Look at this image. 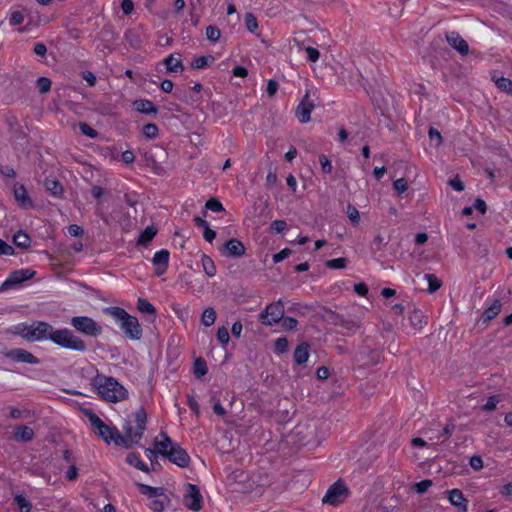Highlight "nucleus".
<instances>
[{
	"label": "nucleus",
	"mask_w": 512,
	"mask_h": 512,
	"mask_svg": "<svg viewBox=\"0 0 512 512\" xmlns=\"http://www.w3.org/2000/svg\"><path fill=\"white\" fill-rule=\"evenodd\" d=\"M103 312L116 321L127 338L131 340L141 339L142 329L135 316L128 314L120 307H106Z\"/></svg>",
	"instance_id": "1"
},
{
	"label": "nucleus",
	"mask_w": 512,
	"mask_h": 512,
	"mask_svg": "<svg viewBox=\"0 0 512 512\" xmlns=\"http://www.w3.org/2000/svg\"><path fill=\"white\" fill-rule=\"evenodd\" d=\"M94 386L98 395L107 402L116 403L128 398L127 389L113 377L98 376Z\"/></svg>",
	"instance_id": "2"
},
{
	"label": "nucleus",
	"mask_w": 512,
	"mask_h": 512,
	"mask_svg": "<svg viewBox=\"0 0 512 512\" xmlns=\"http://www.w3.org/2000/svg\"><path fill=\"white\" fill-rule=\"evenodd\" d=\"M147 415L144 409H138L124 425V435L119 446L126 448L137 444L142 438L146 426Z\"/></svg>",
	"instance_id": "3"
},
{
	"label": "nucleus",
	"mask_w": 512,
	"mask_h": 512,
	"mask_svg": "<svg viewBox=\"0 0 512 512\" xmlns=\"http://www.w3.org/2000/svg\"><path fill=\"white\" fill-rule=\"evenodd\" d=\"M53 327L44 321H34L31 324L20 323L15 326V333L29 342H42L51 339Z\"/></svg>",
	"instance_id": "4"
},
{
	"label": "nucleus",
	"mask_w": 512,
	"mask_h": 512,
	"mask_svg": "<svg viewBox=\"0 0 512 512\" xmlns=\"http://www.w3.org/2000/svg\"><path fill=\"white\" fill-rule=\"evenodd\" d=\"M86 415L89 419L92 430L96 435L101 437L108 444L111 442L118 446L121 444L122 435L116 427L106 425L100 417L90 410L86 412Z\"/></svg>",
	"instance_id": "5"
},
{
	"label": "nucleus",
	"mask_w": 512,
	"mask_h": 512,
	"mask_svg": "<svg viewBox=\"0 0 512 512\" xmlns=\"http://www.w3.org/2000/svg\"><path fill=\"white\" fill-rule=\"evenodd\" d=\"M54 344L73 351L82 352L86 350L85 342L67 328L53 329L51 339Z\"/></svg>",
	"instance_id": "6"
},
{
	"label": "nucleus",
	"mask_w": 512,
	"mask_h": 512,
	"mask_svg": "<svg viewBox=\"0 0 512 512\" xmlns=\"http://www.w3.org/2000/svg\"><path fill=\"white\" fill-rule=\"evenodd\" d=\"M140 491L143 495L151 499L149 507L153 512H162L165 507V503L168 501L167 496L164 493L162 487H152L146 484H138Z\"/></svg>",
	"instance_id": "7"
},
{
	"label": "nucleus",
	"mask_w": 512,
	"mask_h": 512,
	"mask_svg": "<svg viewBox=\"0 0 512 512\" xmlns=\"http://www.w3.org/2000/svg\"><path fill=\"white\" fill-rule=\"evenodd\" d=\"M284 312V304L279 299L266 306L265 310L259 315V320L265 326H272L283 319Z\"/></svg>",
	"instance_id": "8"
},
{
	"label": "nucleus",
	"mask_w": 512,
	"mask_h": 512,
	"mask_svg": "<svg viewBox=\"0 0 512 512\" xmlns=\"http://www.w3.org/2000/svg\"><path fill=\"white\" fill-rule=\"evenodd\" d=\"M70 323L75 330L87 336H98L102 333L101 326L87 316H75Z\"/></svg>",
	"instance_id": "9"
},
{
	"label": "nucleus",
	"mask_w": 512,
	"mask_h": 512,
	"mask_svg": "<svg viewBox=\"0 0 512 512\" xmlns=\"http://www.w3.org/2000/svg\"><path fill=\"white\" fill-rule=\"evenodd\" d=\"M347 496L348 489L346 485L339 480L328 488L322 499V502L335 506L339 503H342L347 498Z\"/></svg>",
	"instance_id": "10"
},
{
	"label": "nucleus",
	"mask_w": 512,
	"mask_h": 512,
	"mask_svg": "<svg viewBox=\"0 0 512 512\" xmlns=\"http://www.w3.org/2000/svg\"><path fill=\"white\" fill-rule=\"evenodd\" d=\"M184 504L188 509L194 512L202 509L203 497L196 485L191 483L186 484Z\"/></svg>",
	"instance_id": "11"
},
{
	"label": "nucleus",
	"mask_w": 512,
	"mask_h": 512,
	"mask_svg": "<svg viewBox=\"0 0 512 512\" xmlns=\"http://www.w3.org/2000/svg\"><path fill=\"white\" fill-rule=\"evenodd\" d=\"M35 272L31 269H19L9 274L6 280L1 284L0 289L7 290L15 285H18L26 280L31 279Z\"/></svg>",
	"instance_id": "12"
},
{
	"label": "nucleus",
	"mask_w": 512,
	"mask_h": 512,
	"mask_svg": "<svg viewBox=\"0 0 512 512\" xmlns=\"http://www.w3.org/2000/svg\"><path fill=\"white\" fill-rule=\"evenodd\" d=\"M4 356L11 361L36 365L40 360L27 350L15 348L4 352Z\"/></svg>",
	"instance_id": "13"
},
{
	"label": "nucleus",
	"mask_w": 512,
	"mask_h": 512,
	"mask_svg": "<svg viewBox=\"0 0 512 512\" xmlns=\"http://www.w3.org/2000/svg\"><path fill=\"white\" fill-rule=\"evenodd\" d=\"M314 109V103L310 100L309 92L307 91L301 102L295 110V115L300 123H308L311 119V112Z\"/></svg>",
	"instance_id": "14"
},
{
	"label": "nucleus",
	"mask_w": 512,
	"mask_h": 512,
	"mask_svg": "<svg viewBox=\"0 0 512 512\" xmlns=\"http://www.w3.org/2000/svg\"><path fill=\"white\" fill-rule=\"evenodd\" d=\"M220 252L225 257L238 258L245 254V246L240 240L232 238L224 244Z\"/></svg>",
	"instance_id": "15"
},
{
	"label": "nucleus",
	"mask_w": 512,
	"mask_h": 512,
	"mask_svg": "<svg viewBox=\"0 0 512 512\" xmlns=\"http://www.w3.org/2000/svg\"><path fill=\"white\" fill-rule=\"evenodd\" d=\"M170 253L167 249H161L155 252L152 258V264L155 268V274L158 276L163 275L169 265Z\"/></svg>",
	"instance_id": "16"
},
{
	"label": "nucleus",
	"mask_w": 512,
	"mask_h": 512,
	"mask_svg": "<svg viewBox=\"0 0 512 512\" xmlns=\"http://www.w3.org/2000/svg\"><path fill=\"white\" fill-rule=\"evenodd\" d=\"M167 458L170 462L182 468L187 467L190 463V456L188 453L177 444H175Z\"/></svg>",
	"instance_id": "17"
},
{
	"label": "nucleus",
	"mask_w": 512,
	"mask_h": 512,
	"mask_svg": "<svg viewBox=\"0 0 512 512\" xmlns=\"http://www.w3.org/2000/svg\"><path fill=\"white\" fill-rule=\"evenodd\" d=\"M13 194L16 202L21 208L29 209L33 207V202L24 185L15 183L13 185Z\"/></svg>",
	"instance_id": "18"
},
{
	"label": "nucleus",
	"mask_w": 512,
	"mask_h": 512,
	"mask_svg": "<svg viewBox=\"0 0 512 512\" xmlns=\"http://www.w3.org/2000/svg\"><path fill=\"white\" fill-rule=\"evenodd\" d=\"M175 444L172 440L165 434L160 433L154 441V447L157 454L167 457Z\"/></svg>",
	"instance_id": "19"
},
{
	"label": "nucleus",
	"mask_w": 512,
	"mask_h": 512,
	"mask_svg": "<svg viewBox=\"0 0 512 512\" xmlns=\"http://www.w3.org/2000/svg\"><path fill=\"white\" fill-rule=\"evenodd\" d=\"M163 64L168 73H181L184 70L182 58L179 53H172L164 58Z\"/></svg>",
	"instance_id": "20"
},
{
	"label": "nucleus",
	"mask_w": 512,
	"mask_h": 512,
	"mask_svg": "<svg viewBox=\"0 0 512 512\" xmlns=\"http://www.w3.org/2000/svg\"><path fill=\"white\" fill-rule=\"evenodd\" d=\"M448 500L450 504L456 507L460 512H466L468 509V501L465 499L463 493L459 489H452L447 491Z\"/></svg>",
	"instance_id": "21"
},
{
	"label": "nucleus",
	"mask_w": 512,
	"mask_h": 512,
	"mask_svg": "<svg viewBox=\"0 0 512 512\" xmlns=\"http://www.w3.org/2000/svg\"><path fill=\"white\" fill-rule=\"evenodd\" d=\"M446 40L450 46L457 50L460 54L466 55L469 51L467 42L456 32H448L446 34Z\"/></svg>",
	"instance_id": "22"
},
{
	"label": "nucleus",
	"mask_w": 512,
	"mask_h": 512,
	"mask_svg": "<svg viewBox=\"0 0 512 512\" xmlns=\"http://www.w3.org/2000/svg\"><path fill=\"white\" fill-rule=\"evenodd\" d=\"M14 438L20 442H29L34 438V430L26 425L16 427Z\"/></svg>",
	"instance_id": "23"
},
{
	"label": "nucleus",
	"mask_w": 512,
	"mask_h": 512,
	"mask_svg": "<svg viewBox=\"0 0 512 512\" xmlns=\"http://www.w3.org/2000/svg\"><path fill=\"white\" fill-rule=\"evenodd\" d=\"M134 106L138 112L143 114H156L158 112L157 106L147 99L136 100Z\"/></svg>",
	"instance_id": "24"
},
{
	"label": "nucleus",
	"mask_w": 512,
	"mask_h": 512,
	"mask_svg": "<svg viewBox=\"0 0 512 512\" xmlns=\"http://www.w3.org/2000/svg\"><path fill=\"white\" fill-rule=\"evenodd\" d=\"M309 355V345L307 343H301L294 351V360L297 364L303 365L308 361Z\"/></svg>",
	"instance_id": "25"
},
{
	"label": "nucleus",
	"mask_w": 512,
	"mask_h": 512,
	"mask_svg": "<svg viewBox=\"0 0 512 512\" xmlns=\"http://www.w3.org/2000/svg\"><path fill=\"white\" fill-rule=\"evenodd\" d=\"M157 234V228L153 225L147 226L139 235L137 245L147 246Z\"/></svg>",
	"instance_id": "26"
},
{
	"label": "nucleus",
	"mask_w": 512,
	"mask_h": 512,
	"mask_svg": "<svg viewBox=\"0 0 512 512\" xmlns=\"http://www.w3.org/2000/svg\"><path fill=\"white\" fill-rule=\"evenodd\" d=\"M44 186L53 196H60L63 193L62 185L55 178H47L44 182Z\"/></svg>",
	"instance_id": "27"
},
{
	"label": "nucleus",
	"mask_w": 512,
	"mask_h": 512,
	"mask_svg": "<svg viewBox=\"0 0 512 512\" xmlns=\"http://www.w3.org/2000/svg\"><path fill=\"white\" fill-rule=\"evenodd\" d=\"M501 307L502 304L499 300H493L483 313L484 319L489 321L495 318L500 313Z\"/></svg>",
	"instance_id": "28"
},
{
	"label": "nucleus",
	"mask_w": 512,
	"mask_h": 512,
	"mask_svg": "<svg viewBox=\"0 0 512 512\" xmlns=\"http://www.w3.org/2000/svg\"><path fill=\"white\" fill-rule=\"evenodd\" d=\"M126 462L143 472L150 471L149 467L140 459V456L136 453H129L126 457Z\"/></svg>",
	"instance_id": "29"
},
{
	"label": "nucleus",
	"mask_w": 512,
	"mask_h": 512,
	"mask_svg": "<svg viewBox=\"0 0 512 512\" xmlns=\"http://www.w3.org/2000/svg\"><path fill=\"white\" fill-rule=\"evenodd\" d=\"M201 263H202L203 270L208 277H214L216 275V272H217L216 266H215L213 260L211 259V257H209L206 254H203L201 256Z\"/></svg>",
	"instance_id": "30"
},
{
	"label": "nucleus",
	"mask_w": 512,
	"mask_h": 512,
	"mask_svg": "<svg viewBox=\"0 0 512 512\" xmlns=\"http://www.w3.org/2000/svg\"><path fill=\"white\" fill-rule=\"evenodd\" d=\"M137 309L143 314L151 315L153 318L156 317L155 307L144 298H138Z\"/></svg>",
	"instance_id": "31"
},
{
	"label": "nucleus",
	"mask_w": 512,
	"mask_h": 512,
	"mask_svg": "<svg viewBox=\"0 0 512 512\" xmlns=\"http://www.w3.org/2000/svg\"><path fill=\"white\" fill-rule=\"evenodd\" d=\"M13 242L17 247L25 249L30 246L31 239L23 231H18L13 236Z\"/></svg>",
	"instance_id": "32"
},
{
	"label": "nucleus",
	"mask_w": 512,
	"mask_h": 512,
	"mask_svg": "<svg viewBox=\"0 0 512 512\" xmlns=\"http://www.w3.org/2000/svg\"><path fill=\"white\" fill-rule=\"evenodd\" d=\"M216 321V312L213 308H206L201 315V323L205 327L212 326Z\"/></svg>",
	"instance_id": "33"
},
{
	"label": "nucleus",
	"mask_w": 512,
	"mask_h": 512,
	"mask_svg": "<svg viewBox=\"0 0 512 512\" xmlns=\"http://www.w3.org/2000/svg\"><path fill=\"white\" fill-rule=\"evenodd\" d=\"M424 279L428 283V292H436L442 285L441 281L434 274H425Z\"/></svg>",
	"instance_id": "34"
},
{
	"label": "nucleus",
	"mask_w": 512,
	"mask_h": 512,
	"mask_svg": "<svg viewBox=\"0 0 512 512\" xmlns=\"http://www.w3.org/2000/svg\"><path fill=\"white\" fill-rule=\"evenodd\" d=\"M14 501L20 512H30L32 509L31 502L23 495H16Z\"/></svg>",
	"instance_id": "35"
},
{
	"label": "nucleus",
	"mask_w": 512,
	"mask_h": 512,
	"mask_svg": "<svg viewBox=\"0 0 512 512\" xmlns=\"http://www.w3.org/2000/svg\"><path fill=\"white\" fill-rule=\"evenodd\" d=\"M159 134L158 127L153 123H148L142 128V135L147 139H155Z\"/></svg>",
	"instance_id": "36"
},
{
	"label": "nucleus",
	"mask_w": 512,
	"mask_h": 512,
	"mask_svg": "<svg viewBox=\"0 0 512 512\" xmlns=\"http://www.w3.org/2000/svg\"><path fill=\"white\" fill-rule=\"evenodd\" d=\"M212 58L209 56H199L193 59L191 66L194 69H203L209 66Z\"/></svg>",
	"instance_id": "37"
},
{
	"label": "nucleus",
	"mask_w": 512,
	"mask_h": 512,
	"mask_svg": "<svg viewBox=\"0 0 512 512\" xmlns=\"http://www.w3.org/2000/svg\"><path fill=\"white\" fill-rule=\"evenodd\" d=\"M206 373H207L206 362L203 359H201V358L196 359L195 362H194V374H195V376L198 377V378H201Z\"/></svg>",
	"instance_id": "38"
},
{
	"label": "nucleus",
	"mask_w": 512,
	"mask_h": 512,
	"mask_svg": "<svg viewBox=\"0 0 512 512\" xmlns=\"http://www.w3.org/2000/svg\"><path fill=\"white\" fill-rule=\"evenodd\" d=\"M245 27L251 33H254L257 31L258 22H257L256 17L252 13H247L245 15Z\"/></svg>",
	"instance_id": "39"
},
{
	"label": "nucleus",
	"mask_w": 512,
	"mask_h": 512,
	"mask_svg": "<svg viewBox=\"0 0 512 512\" xmlns=\"http://www.w3.org/2000/svg\"><path fill=\"white\" fill-rule=\"evenodd\" d=\"M328 268H331V269H343L346 267L347 265V260L345 258H335V259H330L328 261H326V264H325Z\"/></svg>",
	"instance_id": "40"
},
{
	"label": "nucleus",
	"mask_w": 512,
	"mask_h": 512,
	"mask_svg": "<svg viewBox=\"0 0 512 512\" xmlns=\"http://www.w3.org/2000/svg\"><path fill=\"white\" fill-rule=\"evenodd\" d=\"M217 340L223 345H227L230 340L228 329L224 326L219 327L217 330Z\"/></svg>",
	"instance_id": "41"
},
{
	"label": "nucleus",
	"mask_w": 512,
	"mask_h": 512,
	"mask_svg": "<svg viewBox=\"0 0 512 512\" xmlns=\"http://www.w3.org/2000/svg\"><path fill=\"white\" fill-rule=\"evenodd\" d=\"M221 32L220 30L215 26H208L206 28V37L208 40L212 42H217L220 39Z\"/></svg>",
	"instance_id": "42"
},
{
	"label": "nucleus",
	"mask_w": 512,
	"mask_h": 512,
	"mask_svg": "<svg viewBox=\"0 0 512 512\" xmlns=\"http://www.w3.org/2000/svg\"><path fill=\"white\" fill-rule=\"evenodd\" d=\"M37 87L41 94L47 93L51 89V80L47 77H40L37 80Z\"/></svg>",
	"instance_id": "43"
},
{
	"label": "nucleus",
	"mask_w": 512,
	"mask_h": 512,
	"mask_svg": "<svg viewBox=\"0 0 512 512\" xmlns=\"http://www.w3.org/2000/svg\"><path fill=\"white\" fill-rule=\"evenodd\" d=\"M206 208L213 211V212H221L224 210V207L220 201H218L215 198L209 199L206 204Z\"/></svg>",
	"instance_id": "44"
},
{
	"label": "nucleus",
	"mask_w": 512,
	"mask_h": 512,
	"mask_svg": "<svg viewBox=\"0 0 512 512\" xmlns=\"http://www.w3.org/2000/svg\"><path fill=\"white\" fill-rule=\"evenodd\" d=\"M79 128L83 135L88 136L92 139L96 138L98 136V132L93 129L90 125L87 123H80Z\"/></svg>",
	"instance_id": "45"
},
{
	"label": "nucleus",
	"mask_w": 512,
	"mask_h": 512,
	"mask_svg": "<svg viewBox=\"0 0 512 512\" xmlns=\"http://www.w3.org/2000/svg\"><path fill=\"white\" fill-rule=\"evenodd\" d=\"M495 82L499 89L506 91V92L512 91V81L511 80L501 77V78H498Z\"/></svg>",
	"instance_id": "46"
},
{
	"label": "nucleus",
	"mask_w": 512,
	"mask_h": 512,
	"mask_svg": "<svg viewBox=\"0 0 512 512\" xmlns=\"http://www.w3.org/2000/svg\"><path fill=\"white\" fill-rule=\"evenodd\" d=\"M432 485L431 480H422L414 485V489L418 494L426 492Z\"/></svg>",
	"instance_id": "47"
},
{
	"label": "nucleus",
	"mask_w": 512,
	"mask_h": 512,
	"mask_svg": "<svg viewBox=\"0 0 512 512\" xmlns=\"http://www.w3.org/2000/svg\"><path fill=\"white\" fill-rule=\"evenodd\" d=\"M23 21H24V16H23L22 12H20V11L13 12L9 18V24L11 26L20 25L23 23Z\"/></svg>",
	"instance_id": "48"
},
{
	"label": "nucleus",
	"mask_w": 512,
	"mask_h": 512,
	"mask_svg": "<svg viewBox=\"0 0 512 512\" xmlns=\"http://www.w3.org/2000/svg\"><path fill=\"white\" fill-rule=\"evenodd\" d=\"M319 162L324 173L328 174L332 171V164L326 155H320Z\"/></svg>",
	"instance_id": "49"
},
{
	"label": "nucleus",
	"mask_w": 512,
	"mask_h": 512,
	"mask_svg": "<svg viewBox=\"0 0 512 512\" xmlns=\"http://www.w3.org/2000/svg\"><path fill=\"white\" fill-rule=\"evenodd\" d=\"M288 349V340L286 338H278L275 341V351L277 353H284Z\"/></svg>",
	"instance_id": "50"
},
{
	"label": "nucleus",
	"mask_w": 512,
	"mask_h": 512,
	"mask_svg": "<svg viewBox=\"0 0 512 512\" xmlns=\"http://www.w3.org/2000/svg\"><path fill=\"white\" fill-rule=\"evenodd\" d=\"M499 403V399L497 396H491L487 399L486 404L483 406V410L485 411H493L496 409L497 404Z\"/></svg>",
	"instance_id": "51"
},
{
	"label": "nucleus",
	"mask_w": 512,
	"mask_h": 512,
	"mask_svg": "<svg viewBox=\"0 0 512 512\" xmlns=\"http://www.w3.org/2000/svg\"><path fill=\"white\" fill-rule=\"evenodd\" d=\"M429 138H430L431 142L435 143L436 146H440L442 143V136H441L440 132L434 128H430Z\"/></svg>",
	"instance_id": "52"
},
{
	"label": "nucleus",
	"mask_w": 512,
	"mask_h": 512,
	"mask_svg": "<svg viewBox=\"0 0 512 512\" xmlns=\"http://www.w3.org/2000/svg\"><path fill=\"white\" fill-rule=\"evenodd\" d=\"M408 188L407 181L404 178H399L394 182V189L399 193H404Z\"/></svg>",
	"instance_id": "53"
},
{
	"label": "nucleus",
	"mask_w": 512,
	"mask_h": 512,
	"mask_svg": "<svg viewBox=\"0 0 512 512\" xmlns=\"http://www.w3.org/2000/svg\"><path fill=\"white\" fill-rule=\"evenodd\" d=\"M297 326V320L293 317H286L282 319V327L286 330H293Z\"/></svg>",
	"instance_id": "54"
},
{
	"label": "nucleus",
	"mask_w": 512,
	"mask_h": 512,
	"mask_svg": "<svg viewBox=\"0 0 512 512\" xmlns=\"http://www.w3.org/2000/svg\"><path fill=\"white\" fill-rule=\"evenodd\" d=\"M305 51L307 54V59L311 62H316L320 57V53L316 48L307 47Z\"/></svg>",
	"instance_id": "55"
},
{
	"label": "nucleus",
	"mask_w": 512,
	"mask_h": 512,
	"mask_svg": "<svg viewBox=\"0 0 512 512\" xmlns=\"http://www.w3.org/2000/svg\"><path fill=\"white\" fill-rule=\"evenodd\" d=\"M14 248L6 243L5 241L0 239V256L1 255H13Z\"/></svg>",
	"instance_id": "56"
},
{
	"label": "nucleus",
	"mask_w": 512,
	"mask_h": 512,
	"mask_svg": "<svg viewBox=\"0 0 512 512\" xmlns=\"http://www.w3.org/2000/svg\"><path fill=\"white\" fill-rule=\"evenodd\" d=\"M121 9L125 15H130L134 10V2L132 0H122Z\"/></svg>",
	"instance_id": "57"
},
{
	"label": "nucleus",
	"mask_w": 512,
	"mask_h": 512,
	"mask_svg": "<svg viewBox=\"0 0 512 512\" xmlns=\"http://www.w3.org/2000/svg\"><path fill=\"white\" fill-rule=\"evenodd\" d=\"M291 254L290 249L285 248L273 256L274 263H279L286 259Z\"/></svg>",
	"instance_id": "58"
},
{
	"label": "nucleus",
	"mask_w": 512,
	"mask_h": 512,
	"mask_svg": "<svg viewBox=\"0 0 512 512\" xmlns=\"http://www.w3.org/2000/svg\"><path fill=\"white\" fill-rule=\"evenodd\" d=\"M0 174L9 177V178H15L16 172L13 167L11 166H0Z\"/></svg>",
	"instance_id": "59"
},
{
	"label": "nucleus",
	"mask_w": 512,
	"mask_h": 512,
	"mask_svg": "<svg viewBox=\"0 0 512 512\" xmlns=\"http://www.w3.org/2000/svg\"><path fill=\"white\" fill-rule=\"evenodd\" d=\"M271 227L276 233H281L286 229L287 224L284 220H275L272 222Z\"/></svg>",
	"instance_id": "60"
},
{
	"label": "nucleus",
	"mask_w": 512,
	"mask_h": 512,
	"mask_svg": "<svg viewBox=\"0 0 512 512\" xmlns=\"http://www.w3.org/2000/svg\"><path fill=\"white\" fill-rule=\"evenodd\" d=\"M347 213H348L349 219L353 223H358L359 222V220H360L359 211L355 207L349 206Z\"/></svg>",
	"instance_id": "61"
},
{
	"label": "nucleus",
	"mask_w": 512,
	"mask_h": 512,
	"mask_svg": "<svg viewBox=\"0 0 512 512\" xmlns=\"http://www.w3.org/2000/svg\"><path fill=\"white\" fill-rule=\"evenodd\" d=\"M470 466L474 470H480L483 468V460L480 456H472L470 458Z\"/></svg>",
	"instance_id": "62"
},
{
	"label": "nucleus",
	"mask_w": 512,
	"mask_h": 512,
	"mask_svg": "<svg viewBox=\"0 0 512 512\" xmlns=\"http://www.w3.org/2000/svg\"><path fill=\"white\" fill-rule=\"evenodd\" d=\"M68 233L73 237H80L83 235L84 231L80 226L72 224L68 227Z\"/></svg>",
	"instance_id": "63"
},
{
	"label": "nucleus",
	"mask_w": 512,
	"mask_h": 512,
	"mask_svg": "<svg viewBox=\"0 0 512 512\" xmlns=\"http://www.w3.org/2000/svg\"><path fill=\"white\" fill-rule=\"evenodd\" d=\"M278 90V83L275 80H269L267 83V94L270 97H273Z\"/></svg>",
	"instance_id": "64"
}]
</instances>
